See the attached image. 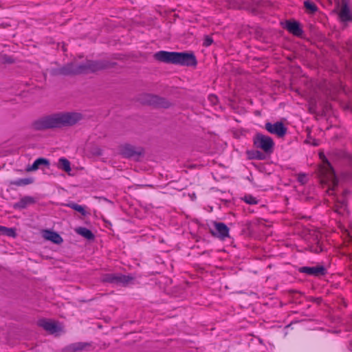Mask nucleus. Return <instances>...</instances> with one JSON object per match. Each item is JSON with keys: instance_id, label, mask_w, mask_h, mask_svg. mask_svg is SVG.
<instances>
[{"instance_id": "f257e3e1", "label": "nucleus", "mask_w": 352, "mask_h": 352, "mask_svg": "<svg viewBox=\"0 0 352 352\" xmlns=\"http://www.w3.org/2000/svg\"><path fill=\"white\" fill-rule=\"evenodd\" d=\"M117 63L109 60H87L85 63L76 65L74 63H68L60 67L52 68L49 70L52 76H76L96 73L100 71L116 67Z\"/></svg>"}, {"instance_id": "f03ea898", "label": "nucleus", "mask_w": 352, "mask_h": 352, "mask_svg": "<svg viewBox=\"0 0 352 352\" xmlns=\"http://www.w3.org/2000/svg\"><path fill=\"white\" fill-rule=\"evenodd\" d=\"M83 116L78 112H58L42 116L34 120L30 127L36 131L72 126L82 120Z\"/></svg>"}, {"instance_id": "7ed1b4c3", "label": "nucleus", "mask_w": 352, "mask_h": 352, "mask_svg": "<svg viewBox=\"0 0 352 352\" xmlns=\"http://www.w3.org/2000/svg\"><path fill=\"white\" fill-rule=\"evenodd\" d=\"M155 60L168 64H174L186 67H196L197 58L192 52H167L159 51L154 54Z\"/></svg>"}, {"instance_id": "20e7f679", "label": "nucleus", "mask_w": 352, "mask_h": 352, "mask_svg": "<svg viewBox=\"0 0 352 352\" xmlns=\"http://www.w3.org/2000/svg\"><path fill=\"white\" fill-rule=\"evenodd\" d=\"M140 102L143 105L152 107L155 109H169L174 104L164 97L153 94H143L140 96Z\"/></svg>"}, {"instance_id": "39448f33", "label": "nucleus", "mask_w": 352, "mask_h": 352, "mask_svg": "<svg viewBox=\"0 0 352 352\" xmlns=\"http://www.w3.org/2000/svg\"><path fill=\"white\" fill-rule=\"evenodd\" d=\"M254 146L261 149L267 155H271L274 150L275 143L273 139L261 133H256L253 137Z\"/></svg>"}, {"instance_id": "423d86ee", "label": "nucleus", "mask_w": 352, "mask_h": 352, "mask_svg": "<svg viewBox=\"0 0 352 352\" xmlns=\"http://www.w3.org/2000/svg\"><path fill=\"white\" fill-rule=\"evenodd\" d=\"M144 148L139 146L136 147L130 144H124L120 146V153L124 158L133 159L138 162L144 155Z\"/></svg>"}, {"instance_id": "0eeeda50", "label": "nucleus", "mask_w": 352, "mask_h": 352, "mask_svg": "<svg viewBox=\"0 0 352 352\" xmlns=\"http://www.w3.org/2000/svg\"><path fill=\"white\" fill-rule=\"evenodd\" d=\"M135 277L132 275H124L121 274H107L102 277L103 283L116 284L118 285L126 286Z\"/></svg>"}, {"instance_id": "6e6552de", "label": "nucleus", "mask_w": 352, "mask_h": 352, "mask_svg": "<svg viewBox=\"0 0 352 352\" xmlns=\"http://www.w3.org/2000/svg\"><path fill=\"white\" fill-rule=\"evenodd\" d=\"M282 26L294 36L299 38L303 37L304 31L299 21L294 19L286 20L284 23H282Z\"/></svg>"}, {"instance_id": "1a4fd4ad", "label": "nucleus", "mask_w": 352, "mask_h": 352, "mask_svg": "<svg viewBox=\"0 0 352 352\" xmlns=\"http://www.w3.org/2000/svg\"><path fill=\"white\" fill-rule=\"evenodd\" d=\"M265 129L271 134L276 135L278 138H283L287 131V128L283 122L278 121L274 124L267 122L265 124Z\"/></svg>"}, {"instance_id": "9d476101", "label": "nucleus", "mask_w": 352, "mask_h": 352, "mask_svg": "<svg viewBox=\"0 0 352 352\" xmlns=\"http://www.w3.org/2000/svg\"><path fill=\"white\" fill-rule=\"evenodd\" d=\"M298 272L315 277L324 276L327 274V269L323 265H318L314 267H301L298 269Z\"/></svg>"}, {"instance_id": "9b49d317", "label": "nucleus", "mask_w": 352, "mask_h": 352, "mask_svg": "<svg viewBox=\"0 0 352 352\" xmlns=\"http://www.w3.org/2000/svg\"><path fill=\"white\" fill-rule=\"evenodd\" d=\"M215 231L211 230L212 236H216L221 240L229 237V228L222 222H214Z\"/></svg>"}, {"instance_id": "f8f14e48", "label": "nucleus", "mask_w": 352, "mask_h": 352, "mask_svg": "<svg viewBox=\"0 0 352 352\" xmlns=\"http://www.w3.org/2000/svg\"><path fill=\"white\" fill-rule=\"evenodd\" d=\"M338 16L342 22L352 21V14L346 0H342V6Z\"/></svg>"}, {"instance_id": "ddd939ff", "label": "nucleus", "mask_w": 352, "mask_h": 352, "mask_svg": "<svg viewBox=\"0 0 352 352\" xmlns=\"http://www.w3.org/2000/svg\"><path fill=\"white\" fill-rule=\"evenodd\" d=\"M38 324L50 333H54L58 330V327L55 322L48 321L45 319L38 320Z\"/></svg>"}, {"instance_id": "4468645a", "label": "nucleus", "mask_w": 352, "mask_h": 352, "mask_svg": "<svg viewBox=\"0 0 352 352\" xmlns=\"http://www.w3.org/2000/svg\"><path fill=\"white\" fill-rule=\"evenodd\" d=\"M36 203V200L34 197L30 196H25L22 197L18 202L13 205L14 209H24L28 206L34 204Z\"/></svg>"}, {"instance_id": "2eb2a0df", "label": "nucleus", "mask_w": 352, "mask_h": 352, "mask_svg": "<svg viewBox=\"0 0 352 352\" xmlns=\"http://www.w3.org/2000/svg\"><path fill=\"white\" fill-rule=\"evenodd\" d=\"M44 237L47 240L50 241L54 244L57 245L60 244L63 241L61 236L58 232L52 230H45Z\"/></svg>"}, {"instance_id": "dca6fc26", "label": "nucleus", "mask_w": 352, "mask_h": 352, "mask_svg": "<svg viewBox=\"0 0 352 352\" xmlns=\"http://www.w3.org/2000/svg\"><path fill=\"white\" fill-rule=\"evenodd\" d=\"M50 164V162L49 160L44 157H39L36 159L31 166H28L26 170L28 172L35 171L41 166H49Z\"/></svg>"}, {"instance_id": "f3484780", "label": "nucleus", "mask_w": 352, "mask_h": 352, "mask_svg": "<svg viewBox=\"0 0 352 352\" xmlns=\"http://www.w3.org/2000/svg\"><path fill=\"white\" fill-rule=\"evenodd\" d=\"M319 155L320 158L322 160L324 163V171L325 172V173L330 177H335L336 174L331 164L329 162V161L327 160V158L323 153H320Z\"/></svg>"}, {"instance_id": "a211bd4d", "label": "nucleus", "mask_w": 352, "mask_h": 352, "mask_svg": "<svg viewBox=\"0 0 352 352\" xmlns=\"http://www.w3.org/2000/svg\"><path fill=\"white\" fill-rule=\"evenodd\" d=\"M75 232L84 237L85 239L91 241L95 239L94 234L88 228L85 227H78L75 228Z\"/></svg>"}, {"instance_id": "6ab92c4d", "label": "nucleus", "mask_w": 352, "mask_h": 352, "mask_svg": "<svg viewBox=\"0 0 352 352\" xmlns=\"http://www.w3.org/2000/svg\"><path fill=\"white\" fill-rule=\"evenodd\" d=\"M349 193L348 190H344L343 192V197L340 200H338L337 204L336 205V211L338 212H340V210L343 209L346 210L347 207V201L345 198L346 195Z\"/></svg>"}, {"instance_id": "aec40b11", "label": "nucleus", "mask_w": 352, "mask_h": 352, "mask_svg": "<svg viewBox=\"0 0 352 352\" xmlns=\"http://www.w3.org/2000/svg\"><path fill=\"white\" fill-rule=\"evenodd\" d=\"M86 345L87 344L82 342L72 344L65 347L63 352H76L77 351H82Z\"/></svg>"}, {"instance_id": "412c9836", "label": "nucleus", "mask_w": 352, "mask_h": 352, "mask_svg": "<svg viewBox=\"0 0 352 352\" xmlns=\"http://www.w3.org/2000/svg\"><path fill=\"white\" fill-rule=\"evenodd\" d=\"M58 168L63 170L66 173H69L72 170L70 166V162L65 157H61L58 160Z\"/></svg>"}, {"instance_id": "4be33fe9", "label": "nucleus", "mask_w": 352, "mask_h": 352, "mask_svg": "<svg viewBox=\"0 0 352 352\" xmlns=\"http://www.w3.org/2000/svg\"><path fill=\"white\" fill-rule=\"evenodd\" d=\"M33 182H34V179L31 177L22 178V179H19L17 180L11 181L10 182V184L16 186H26V185L32 184Z\"/></svg>"}, {"instance_id": "5701e85b", "label": "nucleus", "mask_w": 352, "mask_h": 352, "mask_svg": "<svg viewBox=\"0 0 352 352\" xmlns=\"http://www.w3.org/2000/svg\"><path fill=\"white\" fill-rule=\"evenodd\" d=\"M250 159L252 160H264L266 159V154L263 152H261L258 150L252 151L248 153Z\"/></svg>"}, {"instance_id": "b1692460", "label": "nucleus", "mask_w": 352, "mask_h": 352, "mask_svg": "<svg viewBox=\"0 0 352 352\" xmlns=\"http://www.w3.org/2000/svg\"><path fill=\"white\" fill-rule=\"evenodd\" d=\"M0 232L3 235L15 237L16 236V229L0 226Z\"/></svg>"}, {"instance_id": "393cba45", "label": "nucleus", "mask_w": 352, "mask_h": 352, "mask_svg": "<svg viewBox=\"0 0 352 352\" xmlns=\"http://www.w3.org/2000/svg\"><path fill=\"white\" fill-rule=\"evenodd\" d=\"M304 7L311 14L315 13L318 10L316 5L310 0H306L304 1Z\"/></svg>"}, {"instance_id": "a878e982", "label": "nucleus", "mask_w": 352, "mask_h": 352, "mask_svg": "<svg viewBox=\"0 0 352 352\" xmlns=\"http://www.w3.org/2000/svg\"><path fill=\"white\" fill-rule=\"evenodd\" d=\"M67 206L72 208L73 210L80 212L82 215L85 216L87 214V212L85 211L83 206L78 205L76 203L72 202L67 204Z\"/></svg>"}, {"instance_id": "bb28decb", "label": "nucleus", "mask_w": 352, "mask_h": 352, "mask_svg": "<svg viewBox=\"0 0 352 352\" xmlns=\"http://www.w3.org/2000/svg\"><path fill=\"white\" fill-rule=\"evenodd\" d=\"M1 61L3 64H12L15 62L14 59L8 54H2L1 56Z\"/></svg>"}, {"instance_id": "cd10ccee", "label": "nucleus", "mask_w": 352, "mask_h": 352, "mask_svg": "<svg viewBox=\"0 0 352 352\" xmlns=\"http://www.w3.org/2000/svg\"><path fill=\"white\" fill-rule=\"evenodd\" d=\"M243 200L245 203L248 204H256L258 203V200L256 199V198L251 195H245L243 198Z\"/></svg>"}, {"instance_id": "c85d7f7f", "label": "nucleus", "mask_w": 352, "mask_h": 352, "mask_svg": "<svg viewBox=\"0 0 352 352\" xmlns=\"http://www.w3.org/2000/svg\"><path fill=\"white\" fill-rule=\"evenodd\" d=\"M212 43H213V39L211 36H208V35L205 36L204 40V43H203V45L205 47L210 46Z\"/></svg>"}, {"instance_id": "c756f323", "label": "nucleus", "mask_w": 352, "mask_h": 352, "mask_svg": "<svg viewBox=\"0 0 352 352\" xmlns=\"http://www.w3.org/2000/svg\"><path fill=\"white\" fill-rule=\"evenodd\" d=\"M92 153L97 156H100L102 154V150L100 147H94L92 148Z\"/></svg>"}, {"instance_id": "7c9ffc66", "label": "nucleus", "mask_w": 352, "mask_h": 352, "mask_svg": "<svg viewBox=\"0 0 352 352\" xmlns=\"http://www.w3.org/2000/svg\"><path fill=\"white\" fill-rule=\"evenodd\" d=\"M208 99L213 104H215L218 102V98L214 94H210Z\"/></svg>"}, {"instance_id": "2f4dec72", "label": "nucleus", "mask_w": 352, "mask_h": 352, "mask_svg": "<svg viewBox=\"0 0 352 352\" xmlns=\"http://www.w3.org/2000/svg\"><path fill=\"white\" fill-rule=\"evenodd\" d=\"M305 178H306V175L305 174H300L298 176V182L302 183V184H305Z\"/></svg>"}, {"instance_id": "473e14b6", "label": "nucleus", "mask_w": 352, "mask_h": 352, "mask_svg": "<svg viewBox=\"0 0 352 352\" xmlns=\"http://www.w3.org/2000/svg\"><path fill=\"white\" fill-rule=\"evenodd\" d=\"M62 49L64 52L66 51V48L65 47V45L63 44V46H62Z\"/></svg>"}, {"instance_id": "72a5a7b5", "label": "nucleus", "mask_w": 352, "mask_h": 352, "mask_svg": "<svg viewBox=\"0 0 352 352\" xmlns=\"http://www.w3.org/2000/svg\"><path fill=\"white\" fill-rule=\"evenodd\" d=\"M334 184L337 186L338 185V182H334Z\"/></svg>"}]
</instances>
